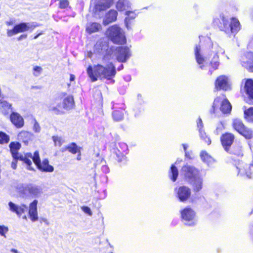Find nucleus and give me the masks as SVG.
<instances>
[{
	"instance_id": "obj_25",
	"label": "nucleus",
	"mask_w": 253,
	"mask_h": 253,
	"mask_svg": "<svg viewBox=\"0 0 253 253\" xmlns=\"http://www.w3.org/2000/svg\"><path fill=\"white\" fill-rule=\"evenodd\" d=\"M191 183L194 193H198L202 190L203 185V179L202 177L198 176L192 180Z\"/></svg>"
},
{
	"instance_id": "obj_52",
	"label": "nucleus",
	"mask_w": 253,
	"mask_h": 253,
	"mask_svg": "<svg viewBox=\"0 0 253 253\" xmlns=\"http://www.w3.org/2000/svg\"><path fill=\"white\" fill-rule=\"evenodd\" d=\"M42 88L41 86H32L31 87V88L33 89H41Z\"/></svg>"
},
{
	"instance_id": "obj_51",
	"label": "nucleus",
	"mask_w": 253,
	"mask_h": 253,
	"mask_svg": "<svg viewBox=\"0 0 253 253\" xmlns=\"http://www.w3.org/2000/svg\"><path fill=\"white\" fill-rule=\"evenodd\" d=\"M75 79V76L73 74H70V81L71 82L74 81Z\"/></svg>"
},
{
	"instance_id": "obj_18",
	"label": "nucleus",
	"mask_w": 253,
	"mask_h": 253,
	"mask_svg": "<svg viewBox=\"0 0 253 253\" xmlns=\"http://www.w3.org/2000/svg\"><path fill=\"white\" fill-rule=\"evenodd\" d=\"M116 50L118 53L117 60L120 62H125L129 57V48L126 46H119L116 48Z\"/></svg>"
},
{
	"instance_id": "obj_53",
	"label": "nucleus",
	"mask_w": 253,
	"mask_h": 253,
	"mask_svg": "<svg viewBox=\"0 0 253 253\" xmlns=\"http://www.w3.org/2000/svg\"><path fill=\"white\" fill-rule=\"evenodd\" d=\"M43 34V32L42 31H41L39 33H38V34H37L36 35H35L34 36V37L33 38L34 39H36L37 38H38L40 36H41V35H42Z\"/></svg>"
},
{
	"instance_id": "obj_8",
	"label": "nucleus",
	"mask_w": 253,
	"mask_h": 253,
	"mask_svg": "<svg viewBox=\"0 0 253 253\" xmlns=\"http://www.w3.org/2000/svg\"><path fill=\"white\" fill-rule=\"evenodd\" d=\"M241 92L246 97V102L253 105V80L244 79L241 85Z\"/></svg>"
},
{
	"instance_id": "obj_60",
	"label": "nucleus",
	"mask_w": 253,
	"mask_h": 253,
	"mask_svg": "<svg viewBox=\"0 0 253 253\" xmlns=\"http://www.w3.org/2000/svg\"><path fill=\"white\" fill-rule=\"evenodd\" d=\"M123 68V65H121L119 68V70H121Z\"/></svg>"
},
{
	"instance_id": "obj_35",
	"label": "nucleus",
	"mask_w": 253,
	"mask_h": 253,
	"mask_svg": "<svg viewBox=\"0 0 253 253\" xmlns=\"http://www.w3.org/2000/svg\"><path fill=\"white\" fill-rule=\"evenodd\" d=\"M112 116L115 121H120L124 118V114L121 111L115 110L113 112Z\"/></svg>"
},
{
	"instance_id": "obj_26",
	"label": "nucleus",
	"mask_w": 253,
	"mask_h": 253,
	"mask_svg": "<svg viewBox=\"0 0 253 253\" xmlns=\"http://www.w3.org/2000/svg\"><path fill=\"white\" fill-rule=\"evenodd\" d=\"M102 28L101 25L97 22H91L89 23L85 28L86 33L91 34L93 33L97 32Z\"/></svg>"
},
{
	"instance_id": "obj_21",
	"label": "nucleus",
	"mask_w": 253,
	"mask_h": 253,
	"mask_svg": "<svg viewBox=\"0 0 253 253\" xmlns=\"http://www.w3.org/2000/svg\"><path fill=\"white\" fill-rule=\"evenodd\" d=\"M8 205L10 210L16 213L19 216H21L23 213H24L28 209L27 206L25 204H21L20 206H18L12 202H9Z\"/></svg>"
},
{
	"instance_id": "obj_13",
	"label": "nucleus",
	"mask_w": 253,
	"mask_h": 253,
	"mask_svg": "<svg viewBox=\"0 0 253 253\" xmlns=\"http://www.w3.org/2000/svg\"><path fill=\"white\" fill-rule=\"evenodd\" d=\"M41 192V187L33 184L26 185L20 190V194L23 196L38 197Z\"/></svg>"
},
{
	"instance_id": "obj_61",
	"label": "nucleus",
	"mask_w": 253,
	"mask_h": 253,
	"mask_svg": "<svg viewBox=\"0 0 253 253\" xmlns=\"http://www.w3.org/2000/svg\"><path fill=\"white\" fill-rule=\"evenodd\" d=\"M185 156L186 157H189V159H191L189 157V155L188 154L187 152H185Z\"/></svg>"
},
{
	"instance_id": "obj_11",
	"label": "nucleus",
	"mask_w": 253,
	"mask_h": 253,
	"mask_svg": "<svg viewBox=\"0 0 253 253\" xmlns=\"http://www.w3.org/2000/svg\"><path fill=\"white\" fill-rule=\"evenodd\" d=\"M38 26V25H32L30 26L28 23L20 22L15 24L12 29L7 30V35L8 37H10L18 33L27 31L30 29L33 30Z\"/></svg>"
},
{
	"instance_id": "obj_44",
	"label": "nucleus",
	"mask_w": 253,
	"mask_h": 253,
	"mask_svg": "<svg viewBox=\"0 0 253 253\" xmlns=\"http://www.w3.org/2000/svg\"><path fill=\"white\" fill-rule=\"evenodd\" d=\"M8 229L4 225H0V235L4 236L8 232Z\"/></svg>"
},
{
	"instance_id": "obj_31",
	"label": "nucleus",
	"mask_w": 253,
	"mask_h": 253,
	"mask_svg": "<svg viewBox=\"0 0 253 253\" xmlns=\"http://www.w3.org/2000/svg\"><path fill=\"white\" fill-rule=\"evenodd\" d=\"M129 6L130 4L127 0H119L116 5V8L120 11L126 10Z\"/></svg>"
},
{
	"instance_id": "obj_27",
	"label": "nucleus",
	"mask_w": 253,
	"mask_h": 253,
	"mask_svg": "<svg viewBox=\"0 0 253 253\" xmlns=\"http://www.w3.org/2000/svg\"><path fill=\"white\" fill-rule=\"evenodd\" d=\"M10 153L12 158L19 157L18 150L21 148V144L18 142H11L9 144Z\"/></svg>"
},
{
	"instance_id": "obj_63",
	"label": "nucleus",
	"mask_w": 253,
	"mask_h": 253,
	"mask_svg": "<svg viewBox=\"0 0 253 253\" xmlns=\"http://www.w3.org/2000/svg\"><path fill=\"white\" fill-rule=\"evenodd\" d=\"M133 16V15H130V16H129V18H128V19L129 20V19H130V18L131 16Z\"/></svg>"
},
{
	"instance_id": "obj_58",
	"label": "nucleus",
	"mask_w": 253,
	"mask_h": 253,
	"mask_svg": "<svg viewBox=\"0 0 253 253\" xmlns=\"http://www.w3.org/2000/svg\"><path fill=\"white\" fill-rule=\"evenodd\" d=\"M184 150L186 151L187 149V146L185 144H182Z\"/></svg>"
},
{
	"instance_id": "obj_14",
	"label": "nucleus",
	"mask_w": 253,
	"mask_h": 253,
	"mask_svg": "<svg viewBox=\"0 0 253 253\" xmlns=\"http://www.w3.org/2000/svg\"><path fill=\"white\" fill-rule=\"evenodd\" d=\"M176 197L181 202H185L191 197V191L187 186H180L175 188Z\"/></svg>"
},
{
	"instance_id": "obj_40",
	"label": "nucleus",
	"mask_w": 253,
	"mask_h": 253,
	"mask_svg": "<svg viewBox=\"0 0 253 253\" xmlns=\"http://www.w3.org/2000/svg\"><path fill=\"white\" fill-rule=\"evenodd\" d=\"M9 141V137L5 133L0 131V144L7 143Z\"/></svg>"
},
{
	"instance_id": "obj_46",
	"label": "nucleus",
	"mask_w": 253,
	"mask_h": 253,
	"mask_svg": "<svg viewBox=\"0 0 253 253\" xmlns=\"http://www.w3.org/2000/svg\"><path fill=\"white\" fill-rule=\"evenodd\" d=\"M83 211L85 212V213H87L89 215H92V212L90 209V208L88 207L87 206H83L81 208Z\"/></svg>"
},
{
	"instance_id": "obj_28",
	"label": "nucleus",
	"mask_w": 253,
	"mask_h": 253,
	"mask_svg": "<svg viewBox=\"0 0 253 253\" xmlns=\"http://www.w3.org/2000/svg\"><path fill=\"white\" fill-rule=\"evenodd\" d=\"M11 104L7 101L0 99V111L4 115H6L11 111Z\"/></svg>"
},
{
	"instance_id": "obj_12",
	"label": "nucleus",
	"mask_w": 253,
	"mask_h": 253,
	"mask_svg": "<svg viewBox=\"0 0 253 253\" xmlns=\"http://www.w3.org/2000/svg\"><path fill=\"white\" fill-rule=\"evenodd\" d=\"M181 170L184 179L189 183H191L192 180L199 176V170L193 166L184 165L182 167Z\"/></svg>"
},
{
	"instance_id": "obj_16",
	"label": "nucleus",
	"mask_w": 253,
	"mask_h": 253,
	"mask_svg": "<svg viewBox=\"0 0 253 253\" xmlns=\"http://www.w3.org/2000/svg\"><path fill=\"white\" fill-rule=\"evenodd\" d=\"M235 139L233 134L229 132L223 133L220 137V141L222 146L226 152L229 151Z\"/></svg>"
},
{
	"instance_id": "obj_48",
	"label": "nucleus",
	"mask_w": 253,
	"mask_h": 253,
	"mask_svg": "<svg viewBox=\"0 0 253 253\" xmlns=\"http://www.w3.org/2000/svg\"><path fill=\"white\" fill-rule=\"evenodd\" d=\"M126 14L127 16V18H129V16H130V14H132L133 16H131L130 18H134L135 15L134 12L131 11H127L126 12Z\"/></svg>"
},
{
	"instance_id": "obj_22",
	"label": "nucleus",
	"mask_w": 253,
	"mask_h": 253,
	"mask_svg": "<svg viewBox=\"0 0 253 253\" xmlns=\"http://www.w3.org/2000/svg\"><path fill=\"white\" fill-rule=\"evenodd\" d=\"M118 12L114 9L110 10L105 15L103 21L104 25H108L109 23L114 22L117 20Z\"/></svg>"
},
{
	"instance_id": "obj_45",
	"label": "nucleus",
	"mask_w": 253,
	"mask_h": 253,
	"mask_svg": "<svg viewBox=\"0 0 253 253\" xmlns=\"http://www.w3.org/2000/svg\"><path fill=\"white\" fill-rule=\"evenodd\" d=\"M13 160L11 163V167L13 169H15L17 168V164L18 161L19 160V157H16V158H13Z\"/></svg>"
},
{
	"instance_id": "obj_20",
	"label": "nucleus",
	"mask_w": 253,
	"mask_h": 253,
	"mask_svg": "<svg viewBox=\"0 0 253 253\" xmlns=\"http://www.w3.org/2000/svg\"><path fill=\"white\" fill-rule=\"evenodd\" d=\"M119 145L121 150H120L118 147H117L115 150V153L116 160L119 162H121L125 159L127 145L124 143H119Z\"/></svg>"
},
{
	"instance_id": "obj_34",
	"label": "nucleus",
	"mask_w": 253,
	"mask_h": 253,
	"mask_svg": "<svg viewBox=\"0 0 253 253\" xmlns=\"http://www.w3.org/2000/svg\"><path fill=\"white\" fill-rule=\"evenodd\" d=\"M200 136L201 138L206 143L209 145L211 144V140L210 137L206 134V133L202 128L199 129Z\"/></svg>"
},
{
	"instance_id": "obj_55",
	"label": "nucleus",
	"mask_w": 253,
	"mask_h": 253,
	"mask_svg": "<svg viewBox=\"0 0 253 253\" xmlns=\"http://www.w3.org/2000/svg\"><path fill=\"white\" fill-rule=\"evenodd\" d=\"M77 154H78V156H77V159L78 160H81V152L80 151V153H77Z\"/></svg>"
},
{
	"instance_id": "obj_5",
	"label": "nucleus",
	"mask_w": 253,
	"mask_h": 253,
	"mask_svg": "<svg viewBox=\"0 0 253 253\" xmlns=\"http://www.w3.org/2000/svg\"><path fill=\"white\" fill-rule=\"evenodd\" d=\"M108 37L115 44H125L126 40L121 28L117 25L109 27L107 30Z\"/></svg>"
},
{
	"instance_id": "obj_54",
	"label": "nucleus",
	"mask_w": 253,
	"mask_h": 253,
	"mask_svg": "<svg viewBox=\"0 0 253 253\" xmlns=\"http://www.w3.org/2000/svg\"><path fill=\"white\" fill-rule=\"evenodd\" d=\"M13 22L12 21H9L6 22V25L8 26L13 25Z\"/></svg>"
},
{
	"instance_id": "obj_3",
	"label": "nucleus",
	"mask_w": 253,
	"mask_h": 253,
	"mask_svg": "<svg viewBox=\"0 0 253 253\" xmlns=\"http://www.w3.org/2000/svg\"><path fill=\"white\" fill-rule=\"evenodd\" d=\"M57 102L56 106L48 107V111L56 115L64 114L65 111L73 109L75 106L73 96L67 95L66 92H62L60 95L54 99Z\"/></svg>"
},
{
	"instance_id": "obj_57",
	"label": "nucleus",
	"mask_w": 253,
	"mask_h": 253,
	"mask_svg": "<svg viewBox=\"0 0 253 253\" xmlns=\"http://www.w3.org/2000/svg\"><path fill=\"white\" fill-rule=\"evenodd\" d=\"M11 252H13V253H18V252L16 250L14 249H12L11 250Z\"/></svg>"
},
{
	"instance_id": "obj_41",
	"label": "nucleus",
	"mask_w": 253,
	"mask_h": 253,
	"mask_svg": "<svg viewBox=\"0 0 253 253\" xmlns=\"http://www.w3.org/2000/svg\"><path fill=\"white\" fill-rule=\"evenodd\" d=\"M52 138L55 146H61L62 145L63 141L61 137L58 136H53Z\"/></svg>"
},
{
	"instance_id": "obj_6",
	"label": "nucleus",
	"mask_w": 253,
	"mask_h": 253,
	"mask_svg": "<svg viewBox=\"0 0 253 253\" xmlns=\"http://www.w3.org/2000/svg\"><path fill=\"white\" fill-rule=\"evenodd\" d=\"M200 43L199 45H196L194 48V55L195 60L199 66L200 68L203 69L207 64L206 58L202 54L201 52V46L204 45V42H207V43L212 45L211 39L209 37H200Z\"/></svg>"
},
{
	"instance_id": "obj_37",
	"label": "nucleus",
	"mask_w": 253,
	"mask_h": 253,
	"mask_svg": "<svg viewBox=\"0 0 253 253\" xmlns=\"http://www.w3.org/2000/svg\"><path fill=\"white\" fill-rule=\"evenodd\" d=\"M218 58V56L216 54L210 62V65L214 70L217 69L219 66Z\"/></svg>"
},
{
	"instance_id": "obj_32",
	"label": "nucleus",
	"mask_w": 253,
	"mask_h": 253,
	"mask_svg": "<svg viewBox=\"0 0 253 253\" xmlns=\"http://www.w3.org/2000/svg\"><path fill=\"white\" fill-rule=\"evenodd\" d=\"M65 149L68 150L72 154H76L77 153H80V151H81L82 148L78 147L76 143L72 142L69 145L67 146L65 148Z\"/></svg>"
},
{
	"instance_id": "obj_33",
	"label": "nucleus",
	"mask_w": 253,
	"mask_h": 253,
	"mask_svg": "<svg viewBox=\"0 0 253 253\" xmlns=\"http://www.w3.org/2000/svg\"><path fill=\"white\" fill-rule=\"evenodd\" d=\"M244 116L247 122L253 123V107H251L244 111Z\"/></svg>"
},
{
	"instance_id": "obj_59",
	"label": "nucleus",
	"mask_w": 253,
	"mask_h": 253,
	"mask_svg": "<svg viewBox=\"0 0 253 253\" xmlns=\"http://www.w3.org/2000/svg\"><path fill=\"white\" fill-rule=\"evenodd\" d=\"M23 219H25L26 220H27V216H26V215H24V216H23Z\"/></svg>"
},
{
	"instance_id": "obj_17",
	"label": "nucleus",
	"mask_w": 253,
	"mask_h": 253,
	"mask_svg": "<svg viewBox=\"0 0 253 253\" xmlns=\"http://www.w3.org/2000/svg\"><path fill=\"white\" fill-rule=\"evenodd\" d=\"M38 201L34 200L29 205V209L28 210V215L32 222H35L39 219L37 205Z\"/></svg>"
},
{
	"instance_id": "obj_43",
	"label": "nucleus",
	"mask_w": 253,
	"mask_h": 253,
	"mask_svg": "<svg viewBox=\"0 0 253 253\" xmlns=\"http://www.w3.org/2000/svg\"><path fill=\"white\" fill-rule=\"evenodd\" d=\"M232 126H236V127L244 126V125L242 123V121L238 119H236L234 120Z\"/></svg>"
},
{
	"instance_id": "obj_30",
	"label": "nucleus",
	"mask_w": 253,
	"mask_h": 253,
	"mask_svg": "<svg viewBox=\"0 0 253 253\" xmlns=\"http://www.w3.org/2000/svg\"><path fill=\"white\" fill-rule=\"evenodd\" d=\"M178 174L179 172L177 167L174 164L171 165L169 171V178L173 182H175L178 177Z\"/></svg>"
},
{
	"instance_id": "obj_2",
	"label": "nucleus",
	"mask_w": 253,
	"mask_h": 253,
	"mask_svg": "<svg viewBox=\"0 0 253 253\" xmlns=\"http://www.w3.org/2000/svg\"><path fill=\"white\" fill-rule=\"evenodd\" d=\"M226 152L231 155L232 160L235 162V165L238 170V174L251 178L253 174L251 168L253 167V165L240 160V159L244 156L243 147L238 144L235 145L232 149L230 148L229 151Z\"/></svg>"
},
{
	"instance_id": "obj_24",
	"label": "nucleus",
	"mask_w": 253,
	"mask_h": 253,
	"mask_svg": "<svg viewBox=\"0 0 253 253\" xmlns=\"http://www.w3.org/2000/svg\"><path fill=\"white\" fill-rule=\"evenodd\" d=\"M10 121L15 126H23L24 120L22 116L16 112H12L10 116Z\"/></svg>"
},
{
	"instance_id": "obj_15",
	"label": "nucleus",
	"mask_w": 253,
	"mask_h": 253,
	"mask_svg": "<svg viewBox=\"0 0 253 253\" xmlns=\"http://www.w3.org/2000/svg\"><path fill=\"white\" fill-rule=\"evenodd\" d=\"M214 87L216 90L227 91L231 89L227 77L225 75L218 76L215 81Z\"/></svg>"
},
{
	"instance_id": "obj_47",
	"label": "nucleus",
	"mask_w": 253,
	"mask_h": 253,
	"mask_svg": "<svg viewBox=\"0 0 253 253\" xmlns=\"http://www.w3.org/2000/svg\"><path fill=\"white\" fill-rule=\"evenodd\" d=\"M27 38V34H24L21 35L18 37H17V40L19 41L23 39H26Z\"/></svg>"
},
{
	"instance_id": "obj_29",
	"label": "nucleus",
	"mask_w": 253,
	"mask_h": 253,
	"mask_svg": "<svg viewBox=\"0 0 253 253\" xmlns=\"http://www.w3.org/2000/svg\"><path fill=\"white\" fill-rule=\"evenodd\" d=\"M104 2L96 5V8L99 11H104L110 8L114 3V0H104Z\"/></svg>"
},
{
	"instance_id": "obj_50",
	"label": "nucleus",
	"mask_w": 253,
	"mask_h": 253,
	"mask_svg": "<svg viewBox=\"0 0 253 253\" xmlns=\"http://www.w3.org/2000/svg\"><path fill=\"white\" fill-rule=\"evenodd\" d=\"M31 123L33 124L34 127L39 126V124L36 121V120L34 118H31Z\"/></svg>"
},
{
	"instance_id": "obj_1",
	"label": "nucleus",
	"mask_w": 253,
	"mask_h": 253,
	"mask_svg": "<svg viewBox=\"0 0 253 253\" xmlns=\"http://www.w3.org/2000/svg\"><path fill=\"white\" fill-rule=\"evenodd\" d=\"M86 72L92 82L98 79L111 80L115 78L117 73L115 66L111 62L106 66L100 64L93 66L89 65L86 69Z\"/></svg>"
},
{
	"instance_id": "obj_10",
	"label": "nucleus",
	"mask_w": 253,
	"mask_h": 253,
	"mask_svg": "<svg viewBox=\"0 0 253 253\" xmlns=\"http://www.w3.org/2000/svg\"><path fill=\"white\" fill-rule=\"evenodd\" d=\"M34 163L37 168L42 172H51L54 170L53 167L49 164L47 159H44L41 162L39 153H36L34 158Z\"/></svg>"
},
{
	"instance_id": "obj_38",
	"label": "nucleus",
	"mask_w": 253,
	"mask_h": 253,
	"mask_svg": "<svg viewBox=\"0 0 253 253\" xmlns=\"http://www.w3.org/2000/svg\"><path fill=\"white\" fill-rule=\"evenodd\" d=\"M248 69L250 72H253V54H251L250 57L248 58V60L245 62Z\"/></svg>"
},
{
	"instance_id": "obj_19",
	"label": "nucleus",
	"mask_w": 253,
	"mask_h": 253,
	"mask_svg": "<svg viewBox=\"0 0 253 253\" xmlns=\"http://www.w3.org/2000/svg\"><path fill=\"white\" fill-rule=\"evenodd\" d=\"M36 153H39L38 151H35L33 155L31 153H27L24 156L21 155L19 156V160L22 161L27 166V168L29 170H34L32 167V162L31 160L34 162V158L35 156Z\"/></svg>"
},
{
	"instance_id": "obj_23",
	"label": "nucleus",
	"mask_w": 253,
	"mask_h": 253,
	"mask_svg": "<svg viewBox=\"0 0 253 253\" xmlns=\"http://www.w3.org/2000/svg\"><path fill=\"white\" fill-rule=\"evenodd\" d=\"M235 130L246 139L253 138V130L250 127H235Z\"/></svg>"
},
{
	"instance_id": "obj_36",
	"label": "nucleus",
	"mask_w": 253,
	"mask_h": 253,
	"mask_svg": "<svg viewBox=\"0 0 253 253\" xmlns=\"http://www.w3.org/2000/svg\"><path fill=\"white\" fill-rule=\"evenodd\" d=\"M200 157L202 161L205 163H210L212 160V157L206 151H202L201 153Z\"/></svg>"
},
{
	"instance_id": "obj_4",
	"label": "nucleus",
	"mask_w": 253,
	"mask_h": 253,
	"mask_svg": "<svg viewBox=\"0 0 253 253\" xmlns=\"http://www.w3.org/2000/svg\"><path fill=\"white\" fill-rule=\"evenodd\" d=\"M220 21L219 19V23L216 20L215 22L218 26V28L221 31L224 32L227 35H236L241 29V25L238 19L236 17L229 18L223 14L219 16Z\"/></svg>"
},
{
	"instance_id": "obj_42",
	"label": "nucleus",
	"mask_w": 253,
	"mask_h": 253,
	"mask_svg": "<svg viewBox=\"0 0 253 253\" xmlns=\"http://www.w3.org/2000/svg\"><path fill=\"white\" fill-rule=\"evenodd\" d=\"M42 71V69L41 67L36 66L33 68V75L37 77L39 76Z\"/></svg>"
},
{
	"instance_id": "obj_7",
	"label": "nucleus",
	"mask_w": 253,
	"mask_h": 253,
	"mask_svg": "<svg viewBox=\"0 0 253 253\" xmlns=\"http://www.w3.org/2000/svg\"><path fill=\"white\" fill-rule=\"evenodd\" d=\"M222 96L216 97L212 103L211 113H214L216 109L220 103V110L223 114H229L232 109V106L229 100L226 98L225 94H222Z\"/></svg>"
},
{
	"instance_id": "obj_39",
	"label": "nucleus",
	"mask_w": 253,
	"mask_h": 253,
	"mask_svg": "<svg viewBox=\"0 0 253 253\" xmlns=\"http://www.w3.org/2000/svg\"><path fill=\"white\" fill-rule=\"evenodd\" d=\"M70 2L68 0H59L58 8L60 9H67L70 8Z\"/></svg>"
},
{
	"instance_id": "obj_49",
	"label": "nucleus",
	"mask_w": 253,
	"mask_h": 253,
	"mask_svg": "<svg viewBox=\"0 0 253 253\" xmlns=\"http://www.w3.org/2000/svg\"><path fill=\"white\" fill-rule=\"evenodd\" d=\"M197 126H202L203 125L202 120L200 117L198 118L197 120Z\"/></svg>"
},
{
	"instance_id": "obj_56",
	"label": "nucleus",
	"mask_w": 253,
	"mask_h": 253,
	"mask_svg": "<svg viewBox=\"0 0 253 253\" xmlns=\"http://www.w3.org/2000/svg\"><path fill=\"white\" fill-rule=\"evenodd\" d=\"M97 95L99 96L100 99H102V94L100 91L98 92Z\"/></svg>"
},
{
	"instance_id": "obj_9",
	"label": "nucleus",
	"mask_w": 253,
	"mask_h": 253,
	"mask_svg": "<svg viewBox=\"0 0 253 253\" xmlns=\"http://www.w3.org/2000/svg\"><path fill=\"white\" fill-rule=\"evenodd\" d=\"M181 219L184 222L185 225L194 226L196 225V213L190 206H187L180 211Z\"/></svg>"
},
{
	"instance_id": "obj_62",
	"label": "nucleus",
	"mask_w": 253,
	"mask_h": 253,
	"mask_svg": "<svg viewBox=\"0 0 253 253\" xmlns=\"http://www.w3.org/2000/svg\"><path fill=\"white\" fill-rule=\"evenodd\" d=\"M221 125L222 126H224V125H225V123H224V122H221Z\"/></svg>"
}]
</instances>
